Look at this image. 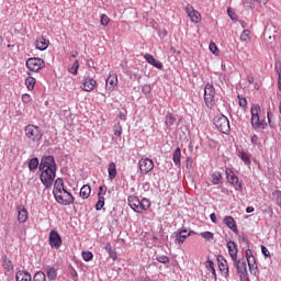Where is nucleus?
Segmentation results:
<instances>
[{"instance_id": "f257e3e1", "label": "nucleus", "mask_w": 281, "mask_h": 281, "mask_svg": "<svg viewBox=\"0 0 281 281\" xmlns=\"http://www.w3.org/2000/svg\"><path fill=\"white\" fill-rule=\"evenodd\" d=\"M40 181L43 186L49 190L54 186V179H56V160L54 156H45L40 164Z\"/></svg>"}, {"instance_id": "f03ea898", "label": "nucleus", "mask_w": 281, "mask_h": 281, "mask_svg": "<svg viewBox=\"0 0 281 281\" xmlns=\"http://www.w3.org/2000/svg\"><path fill=\"white\" fill-rule=\"evenodd\" d=\"M250 124L255 131L267 128V112L260 108V104H252L250 108Z\"/></svg>"}, {"instance_id": "7ed1b4c3", "label": "nucleus", "mask_w": 281, "mask_h": 281, "mask_svg": "<svg viewBox=\"0 0 281 281\" xmlns=\"http://www.w3.org/2000/svg\"><path fill=\"white\" fill-rule=\"evenodd\" d=\"M127 201L130 207H132L134 212H137V214H142V212H146V210L150 207V201L146 198L140 201L137 195H130Z\"/></svg>"}, {"instance_id": "20e7f679", "label": "nucleus", "mask_w": 281, "mask_h": 281, "mask_svg": "<svg viewBox=\"0 0 281 281\" xmlns=\"http://www.w3.org/2000/svg\"><path fill=\"white\" fill-rule=\"evenodd\" d=\"M25 137H27L29 142H32L33 144H38L43 139V132L41 131V127L29 124L24 128Z\"/></svg>"}, {"instance_id": "39448f33", "label": "nucleus", "mask_w": 281, "mask_h": 281, "mask_svg": "<svg viewBox=\"0 0 281 281\" xmlns=\"http://www.w3.org/2000/svg\"><path fill=\"white\" fill-rule=\"evenodd\" d=\"M213 122H214V125L216 126V128L220 131V133H224L225 135H227V133L231 130L229 119H227V116L217 115L214 117Z\"/></svg>"}, {"instance_id": "423d86ee", "label": "nucleus", "mask_w": 281, "mask_h": 281, "mask_svg": "<svg viewBox=\"0 0 281 281\" xmlns=\"http://www.w3.org/2000/svg\"><path fill=\"white\" fill-rule=\"evenodd\" d=\"M55 200L60 205H71L74 203V195L67 189H64V191L55 194Z\"/></svg>"}, {"instance_id": "0eeeda50", "label": "nucleus", "mask_w": 281, "mask_h": 281, "mask_svg": "<svg viewBox=\"0 0 281 281\" xmlns=\"http://www.w3.org/2000/svg\"><path fill=\"white\" fill-rule=\"evenodd\" d=\"M214 95H216V90L212 83H207L204 88V102L209 109L214 104Z\"/></svg>"}, {"instance_id": "6e6552de", "label": "nucleus", "mask_w": 281, "mask_h": 281, "mask_svg": "<svg viewBox=\"0 0 281 281\" xmlns=\"http://www.w3.org/2000/svg\"><path fill=\"white\" fill-rule=\"evenodd\" d=\"M26 67L30 71H41L45 67V60L38 57H32L26 60Z\"/></svg>"}, {"instance_id": "1a4fd4ad", "label": "nucleus", "mask_w": 281, "mask_h": 281, "mask_svg": "<svg viewBox=\"0 0 281 281\" xmlns=\"http://www.w3.org/2000/svg\"><path fill=\"white\" fill-rule=\"evenodd\" d=\"M138 168L140 175H148L155 168V162L150 158H142L138 160Z\"/></svg>"}, {"instance_id": "9d476101", "label": "nucleus", "mask_w": 281, "mask_h": 281, "mask_svg": "<svg viewBox=\"0 0 281 281\" xmlns=\"http://www.w3.org/2000/svg\"><path fill=\"white\" fill-rule=\"evenodd\" d=\"M48 243L53 249H60V247L63 246V238L60 237V234H58L56 231H50Z\"/></svg>"}, {"instance_id": "9b49d317", "label": "nucleus", "mask_w": 281, "mask_h": 281, "mask_svg": "<svg viewBox=\"0 0 281 281\" xmlns=\"http://www.w3.org/2000/svg\"><path fill=\"white\" fill-rule=\"evenodd\" d=\"M186 13L192 23H201V13L194 9V7L188 4L186 7Z\"/></svg>"}, {"instance_id": "f8f14e48", "label": "nucleus", "mask_w": 281, "mask_h": 281, "mask_svg": "<svg viewBox=\"0 0 281 281\" xmlns=\"http://www.w3.org/2000/svg\"><path fill=\"white\" fill-rule=\"evenodd\" d=\"M95 87H98V81L92 77H86L81 82L82 91L91 92Z\"/></svg>"}, {"instance_id": "ddd939ff", "label": "nucleus", "mask_w": 281, "mask_h": 281, "mask_svg": "<svg viewBox=\"0 0 281 281\" xmlns=\"http://www.w3.org/2000/svg\"><path fill=\"white\" fill-rule=\"evenodd\" d=\"M117 74H115L114 71H111L109 77L105 80V89L108 91H114V89L117 86Z\"/></svg>"}, {"instance_id": "4468645a", "label": "nucleus", "mask_w": 281, "mask_h": 281, "mask_svg": "<svg viewBox=\"0 0 281 281\" xmlns=\"http://www.w3.org/2000/svg\"><path fill=\"white\" fill-rule=\"evenodd\" d=\"M49 40L45 38V36L41 35L37 36L35 40V49H38L40 52H45V49H47V47H49Z\"/></svg>"}, {"instance_id": "2eb2a0df", "label": "nucleus", "mask_w": 281, "mask_h": 281, "mask_svg": "<svg viewBox=\"0 0 281 281\" xmlns=\"http://www.w3.org/2000/svg\"><path fill=\"white\" fill-rule=\"evenodd\" d=\"M226 247L233 262H236V260H238V246L234 240H229L227 241Z\"/></svg>"}, {"instance_id": "dca6fc26", "label": "nucleus", "mask_w": 281, "mask_h": 281, "mask_svg": "<svg viewBox=\"0 0 281 281\" xmlns=\"http://www.w3.org/2000/svg\"><path fill=\"white\" fill-rule=\"evenodd\" d=\"M234 262V267L237 269V273L239 274V278H247V262L240 261L236 259Z\"/></svg>"}, {"instance_id": "f3484780", "label": "nucleus", "mask_w": 281, "mask_h": 281, "mask_svg": "<svg viewBox=\"0 0 281 281\" xmlns=\"http://www.w3.org/2000/svg\"><path fill=\"white\" fill-rule=\"evenodd\" d=\"M144 58L149 65H153V67H156V69H164V64L155 59L153 55L147 53L144 55Z\"/></svg>"}, {"instance_id": "a211bd4d", "label": "nucleus", "mask_w": 281, "mask_h": 281, "mask_svg": "<svg viewBox=\"0 0 281 281\" xmlns=\"http://www.w3.org/2000/svg\"><path fill=\"white\" fill-rule=\"evenodd\" d=\"M224 223L228 229H232L234 234H238V226L236 225V220L233 216H225Z\"/></svg>"}, {"instance_id": "6ab92c4d", "label": "nucleus", "mask_w": 281, "mask_h": 281, "mask_svg": "<svg viewBox=\"0 0 281 281\" xmlns=\"http://www.w3.org/2000/svg\"><path fill=\"white\" fill-rule=\"evenodd\" d=\"M18 212V221L19 223H26L27 222V209L25 206H18L16 207Z\"/></svg>"}, {"instance_id": "aec40b11", "label": "nucleus", "mask_w": 281, "mask_h": 281, "mask_svg": "<svg viewBox=\"0 0 281 281\" xmlns=\"http://www.w3.org/2000/svg\"><path fill=\"white\" fill-rule=\"evenodd\" d=\"M15 281H32V274L25 270H19L15 273Z\"/></svg>"}, {"instance_id": "412c9836", "label": "nucleus", "mask_w": 281, "mask_h": 281, "mask_svg": "<svg viewBox=\"0 0 281 281\" xmlns=\"http://www.w3.org/2000/svg\"><path fill=\"white\" fill-rule=\"evenodd\" d=\"M65 190V182L63 181V178H57L55 180L54 189H53V194L54 196L56 194H59V192H63Z\"/></svg>"}, {"instance_id": "4be33fe9", "label": "nucleus", "mask_w": 281, "mask_h": 281, "mask_svg": "<svg viewBox=\"0 0 281 281\" xmlns=\"http://www.w3.org/2000/svg\"><path fill=\"white\" fill-rule=\"evenodd\" d=\"M218 269L220 271H224V273H229V266L227 265V260L223 256H217Z\"/></svg>"}, {"instance_id": "5701e85b", "label": "nucleus", "mask_w": 281, "mask_h": 281, "mask_svg": "<svg viewBox=\"0 0 281 281\" xmlns=\"http://www.w3.org/2000/svg\"><path fill=\"white\" fill-rule=\"evenodd\" d=\"M190 233H188V231L186 229H181L178 233H176V240L178 243V245H183V243H186V238H189Z\"/></svg>"}, {"instance_id": "b1692460", "label": "nucleus", "mask_w": 281, "mask_h": 281, "mask_svg": "<svg viewBox=\"0 0 281 281\" xmlns=\"http://www.w3.org/2000/svg\"><path fill=\"white\" fill-rule=\"evenodd\" d=\"M108 175H109L110 181H113V179H115V177H117V167H116L115 162L109 164Z\"/></svg>"}, {"instance_id": "393cba45", "label": "nucleus", "mask_w": 281, "mask_h": 281, "mask_svg": "<svg viewBox=\"0 0 281 281\" xmlns=\"http://www.w3.org/2000/svg\"><path fill=\"white\" fill-rule=\"evenodd\" d=\"M226 178H227L228 183H231L232 186H238V177H236V175H234V171L227 169Z\"/></svg>"}, {"instance_id": "a878e982", "label": "nucleus", "mask_w": 281, "mask_h": 281, "mask_svg": "<svg viewBox=\"0 0 281 281\" xmlns=\"http://www.w3.org/2000/svg\"><path fill=\"white\" fill-rule=\"evenodd\" d=\"M80 196L81 199H89V196H91V187L88 184H85L81 189H80Z\"/></svg>"}, {"instance_id": "bb28decb", "label": "nucleus", "mask_w": 281, "mask_h": 281, "mask_svg": "<svg viewBox=\"0 0 281 281\" xmlns=\"http://www.w3.org/2000/svg\"><path fill=\"white\" fill-rule=\"evenodd\" d=\"M211 181L214 186H218V183H221L223 181V175H221L220 171H215L212 176H211Z\"/></svg>"}, {"instance_id": "cd10ccee", "label": "nucleus", "mask_w": 281, "mask_h": 281, "mask_svg": "<svg viewBox=\"0 0 281 281\" xmlns=\"http://www.w3.org/2000/svg\"><path fill=\"white\" fill-rule=\"evenodd\" d=\"M238 157L241 159V161H244L246 166H251V158L249 157V154L246 151H239Z\"/></svg>"}, {"instance_id": "c85d7f7f", "label": "nucleus", "mask_w": 281, "mask_h": 281, "mask_svg": "<svg viewBox=\"0 0 281 281\" xmlns=\"http://www.w3.org/2000/svg\"><path fill=\"white\" fill-rule=\"evenodd\" d=\"M240 41L241 43H249L251 41V31L249 30H244L240 34Z\"/></svg>"}, {"instance_id": "c756f323", "label": "nucleus", "mask_w": 281, "mask_h": 281, "mask_svg": "<svg viewBox=\"0 0 281 281\" xmlns=\"http://www.w3.org/2000/svg\"><path fill=\"white\" fill-rule=\"evenodd\" d=\"M173 164L175 166H181V148H177L173 151Z\"/></svg>"}, {"instance_id": "7c9ffc66", "label": "nucleus", "mask_w": 281, "mask_h": 281, "mask_svg": "<svg viewBox=\"0 0 281 281\" xmlns=\"http://www.w3.org/2000/svg\"><path fill=\"white\" fill-rule=\"evenodd\" d=\"M25 86L29 91H34V87L36 86V79L34 77H27L25 79Z\"/></svg>"}, {"instance_id": "2f4dec72", "label": "nucleus", "mask_w": 281, "mask_h": 281, "mask_svg": "<svg viewBox=\"0 0 281 281\" xmlns=\"http://www.w3.org/2000/svg\"><path fill=\"white\" fill-rule=\"evenodd\" d=\"M105 251L109 254L110 258H112L113 260H117V252H115V250H113L111 243H108L105 245Z\"/></svg>"}, {"instance_id": "473e14b6", "label": "nucleus", "mask_w": 281, "mask_h": 281, "mask_svg": "<svg viewBox=\"0 0 281 281\" xmlns=\"http://www.w3.org/2000/svg\"><path fill=\"white\" fill-rule=\"evenodd\" d=\"M46 277L48 280H56V278H58V272L54 268H48Z\"/></svg>"}, {"instance_id": "72a5a7b5", "label": "nucleus", "mask_w": 281, "mask_h": 281, "mask_svg": "<svg viewBox=\"0 0 281 281\" xmlns=\"http://www.w3.org/2000/svg\"><path fill=\"white\" fill-rule=\"evenodd\" d=\"M78 69H80V61L75 60L68 71L72 74V76H78Z\"/></svg>"}, {"instance_id": "f704fd0d", "label": "nucleus", "mask_w": 281, "mask_h": 281, "mask_svg": "<svg viewBox=\"0 0 281 281\" xmlns=\"http://www.w3.org/2000/svg\"><path fill=\"white\" fill-rule=\"evenodd\" d=\"M206 269L207 271H211L212 276L216 278V269L214 268V261L212 259L206 260Z\"/></svg>"}, {"instance_id": "c9c22d12", "label": "nucleus", "mask_w": 281, "mask_h": 281, "mask_svg": "<svg viewBox=\"0 0 281 281\" xmlns=\"http://www.w3.org/2000/svg\"><path fill=\"white\" fill-rule=\"evenodd\" d=\"M248 262V267L250 269V272L256 271V269H258V265L256 263V258L255 257H250L247 259Z\"/></svg>"}, {"instance_id": "e433bc0d", "label": "nucleus", "mask_w": 281, "mask_h": 281, "mask_svg": "<svg viewBox=\"0 0 281 281\" xmlns=\"http://www.w3.org/2000/svg\"><path fill=\"white\" fill-rule=\"evenodd\" d=\"M175 122H177V119L175 117V115L172 113H168L166 115V121H165L166 126H172Z\"/></svg>"}, {"instance_id": "4c0bfd02", "label": "nucleus", "mask_w": 281, "mask_h": 281, "mask_svg": "<svg viewBox=\"0 0 281 281\" xmlns=\"http://www.w3.org/2000/svg\"><path fill=\"white\" fill-rule=\"evenodd\" d=\"M33 281H47V277L45 276V272L37 271L33 277Z\"/></svg>"}, {"instance_id": "58836bf2", "label": "nucleus", "mask_w": 281, "mask_h": 281, "mask_svg": "<svg viewBox=\"0 0 281 281\" xmlns=\"http://www.w3.org/2000/svg\"><path fill=\"white\" fill-rule=\"evenodd\" d=\"M113 133L115 135V137H121L122 133H123V128H122V124L117 123L113 126Z\"/></svg>"}, {"instance_id": "ea45409f", "label": "nucleus", "mask_w": 281, "mask_h": 281, "mask_svg": "<svg viewBox=\"0 0 281 281\" xmlns=\"http://www.w3.org/2000/svg\"><path fill=\"white\" fill-rule=\"evenodd\" d=\"M99 200L95 204V210L99 212V210H102L104 207V196L100 195V193H98Z\"/></svg>"}, {"instance_id": "a19ab883", "label": "nucleus", "mask_w": 281, "mask_h": 281, "mask_svg": "<svg viewBox=\"0 0 281 281\" xmlns=\"http://www.w3.org/2000/svg\"><path fill=\"white\" fill-rule=\"evenodd\" d=\"M81 256L86 262L93 260V252H91V251H82Z\"/></svg>"}, {"instance_id": "79ce46f5", "label": "nucleus", "mask_w": 281, "mask_h": 281, "mask_svg": "<svg viewBox=\"0 0 281 281\" xmlns=\"http://www.w3.org/2000/svg\"><path fill=\"white\" fill-rule=\"evenodd\" d=\"M267 117H268V124L271 128H273V126H276V119H273V114L271 111L267 112Z\"/></svg>"}, {"instance_id": "37998d69", "label": "nucleus", "mask_w": 281, "mask_h": 281, "mask_svg": "<svg viewBox=\"0 0 281 281\" xmlns=\"http://www.w3.org/2000/svg\"><path fill=\"white\" fill-rule=\"evenodd\" d=\"M209 49L210 52H212V54H214V56H218L220 50H218V46H216V43L211 42L209 45Z\"/></svg>"}, {"instance_id": "c03bdc74", "label": "nucleus", "mask_w": 281, "mask_h": 281, "mask_svg": "<svg viewBox=\"0 0 281 281\" xmlns=\"http://www.w3.org/2000/svg\"><path fill=\"white\" fill-rule=\"evenodd\" d=\"M3 268L5 269V271H13L14 266L12 265V261H10V259H4Z\"/></svg>"}, {"instance_id": "a18cd8bd", "label": "nucleus", "mask_w": 281, "mask_h": 281, "mask_svg": "<svg viewBox=\"0 0 281 281\" xmlns=\"http://www.w3.org/2000/svg\"><path fill=\"white\" fill-rule=\"evenodd\" d=\"M101 25H103V27H106V25H109V23H111V19L109 18V15L106 14H101V20H100Z\"/></svg>"}, {"instance_id": "49530a36", "label": "nucleus", "mask_w": 281, "mask_h": 281, "mask_svg": "<svg viewBox=\"0 0 281 281\" xmlns=\"http://www.w3.org/2000/svg\"><path fill=\"white\" fill-rule=\"evenodd\" d=\"M36 168H38V158H33L29 162V169L36 170Z\"/></svg>"}, {"instance_id": "de8ad7c7", "label": "nucleus", "mask_w": 281, "mask_h": 281, "mask_svg": "<svg viewBox=\"0 0 281 281\" xmlns=\"http://www.w3.org/2000/svg\"><path fill=\"white\" fill-rule=\"evenodd\" d=\"M200 236H202V238L205 240H214V233L212 232H203L200 234Z\"/></svg>"}, {"instance_id": "09e8293b", "label": "nucleus", "mask_w": 281, "mask_h": 281, "mask_svg": "<svg viewBox=\"0 0 281 281\" xmlns=\"http://www.w3.org/2000/svg\"><path fill=\"white\" fill-rule=\"evenodd\" d=\"M272 196L276 198L277 204L279 205V207H281V191L280 190L273 191Z\"/></svg>"}, {"instance_id": "8fccbe9b", "label": "nucleus", "mask_w": 281, "mask_h": 281, "mask_svg": "<svg viewBox=\"0 0 281 281\" xmlns=\"http://www.w3.org/2000/svg\"><path fill=\"white\" fill-rule=\"evenodd\" d=\"M227 14L232 19V21H238V14L234 11V9L228 8L227 9Z\"/></svg>"}, {"instance_id": "3c124183", "label": "nucleus", "mask_w": 281, "mask_h": 281, "mask_svg": "<svg viewBox=\"0 0 281 281\" xmlns=\"http://www.w3.org/2000/svg\"><path fill=\"white\" fill-rule=\"evenodd\" d=\"M158 262H161L162 265H168V262H170V258H168V256H159L156 259Z\"/></svg>"}, {"instance_id": "603ef678", "label": "nucleus", "mask_w": 281, "mask_h": 281, "mask_svg": "<svg viewBox=\"0 0 281 281\" xmlns=\"http://www.w3.org/2000/svg\"><path fill=\"white\" fill-rule=\"evenodd\" d=\"M22 102L24 104H29V102H32V95H30L29 93L22 94Z\"/></svg>"}, {"instance_id": "864d4df0", "label": "nucleus", "mask_w": 281, "mask_h": 281, "mask_svg": "<svg viewBox=\"0 0 281 281\" xmlns=\"http://www.w3.org/2000/svg\"><path fill=\"white\" fill-rule=\"evenodd\" d=\"M237 98H238L239 106H243L245 109V106H247V99L240 95H238Z\"/></svg>"}, {"instance_id": "5fc2aeb1", "label": "nucleus", "mask_w": 281, "mask_h": 281, "mask_svg": "<svg viewBox=\"0 0 281 281\" xmlns=\"http://www.w3.org/2000/svg\"><path fill=\"white\" fill-rule=\"evenodd\" d=\"M261 252L263 254L265 258H269L271 256L269 249H267L265 246H261Z\"/></svg>"}, {"instance_id": "6e6d98bb", "label": "nucleus", "mask_w": 281, "mask_h": 281, "mask_svg": "<svg viewBox=\"0 0 281 281\" xmlns=\"http://www.w3.org/2000/svg\"><path fill=\"white\" fill-rule=\"evenodd\" d=\"M251 144H252L254 146H257V145H258V135H252V136H251Z\"/></svg>"}, {"instance_id": "4d7b16f0", "label": "nucleus", "mask_w": 281, "mask_h": 281, "mask_svg": "<svg viewBox=\"0 0 281 281\" xmlns=\"http://www.w3.org/2000/svg\"><path fill=\"white\" fill-rule=\"evenodd\" d=\"M276 71H277L278 76H281V63L280 61L276 64Z\"/></svg>"}, {"instance_id": "13d9d810", "label": "nucleus", "mask_w": 281, "mask_h": 281, "mask_svg": "<svg viewBox=\"0 0 281 281\" xmlns=\"http://www.w3.org/2000/svg\"><path fill=\"white\" fill-rule=\"evenodd\" d=\"M99 194H100V196H102V194H106V187H100Z\"/></svg>"}, {"instance_id": "bf43d9fd", "label": "nucleus", "mask_w": 281, "mask_h": 281, "mask_svg": "<svg viewBox=\"0 0 281 281\" xmlns=\"http://www.w3.org/2000/svg\"><path fill=\"white\" fill-rule=\"evenodd\" d=\"M254 258V254L251 252V249L246 250V259Z\"/></svg>"}, {"instance_id": "052dcab7", "label": "nucleus", "mask_w": 281, "mask_h": 281, "mask_svg": "<svg viewBox=\"0 0 281 281\" xmlns=\"http://www.w3.org/2000/svg\"><path fill=\"white\" fill-rule=\"evenodd\" d=\"M143 93H150V87L149 86H144L143 87Z\"/></svg>"}, {"instance_id": "680f3d73", "label": "nucleus", "mask_w": 281, "mask_h": 281, "mask_svg": "<svg viewBox=\"0 0 281 281\" xmlns=\"http://www.w3.org/2000/svg\"><path fill=\"white\" fill-rule=\"evenodd\" d=\"M210 218H211L212 223H216V214L215 213H212L210 215Z\"/></svg>"}, {"instance_id": "e2e57ef3", "label": "nucleus", "mask_w": 281, "mask_h": 281, "mask_svg": "<svg viewBox=\"0 0 281 281\" xmlns=\"http://www.w3.org/2000/svg\"><path fill=\"white\" fill-rule=\"evenodd\" d=\"M255 210H256V209H254V206H248V207L246 209V212H247V214H251V212H255Z\"/></svg>"}, {"instance_id": "0e129e2a", "label": "nucleus", "mask_w": 281, "mask_h": 281, "mask_svg": "<svg viewBox=\"0 0 281 281\" xmlns=\"http://www.w3.org/2000/svg\"><path fill=\"white\" fill-rule=\"evenodd\" d=\"M278 89L281 91V75L278 76Z\"/></svg>"}, {"instance_id": "69168bd1", "label": "nucleus", "mask_w": 281, "mask_h": 281, "mask_svg": "<svg viewBox=\"0 0 281 281\" xmlns=\"http://www.w3.org/2000/svg\"><path fill=\"white\" fill-rule=\"evenodd\" d=\"M257 1V3H262L263 5H267V3L269 2V0H255Z\"/></svg>"}, {"instance_id": "338daca9", "label": "nucleus", "mask_w": 281, "mask_h": 281, "mask_svg": "<svg viewBox=\"0 0 281 281\" xmlns=\"http://www.w3.org/2000/svg\"><path fill=\"white\" fill-rule=\"evenodd\" d=\"M77 56H78V52H76V50L71 52V57L72 58H76Z\"/></svg>"}, {"instance_id": "774afa93", "label": "nucleus", "mask_w": 281, "mask_h": 281, "mask_svg": "<svg viewBox=\"0 0 281 281\" xmlns=\"http://www.w3.org/2000/svg\"><path fill=\"white\" fill-rule=\"evenodd\" d=\"M254 77H248V82L250 83V85H254Z\"/></svg>"}]
</instances>
